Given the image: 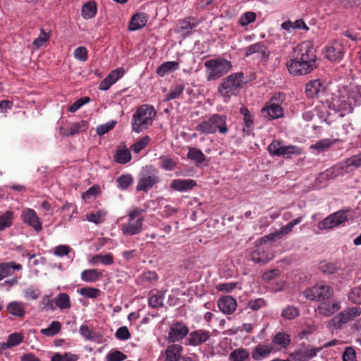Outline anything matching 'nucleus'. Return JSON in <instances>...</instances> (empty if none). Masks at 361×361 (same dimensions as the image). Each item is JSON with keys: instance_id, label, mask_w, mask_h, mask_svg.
Masks as SVG:
<instances>
[{"instance_id": "f257e3e1", "label": "nucleus", "mask_w": 361, "mask_h": 361, "mask_svg": "<svg viewBox=\"0 0 361 361\" xmlns=\"http://www.w3.org/2000/svg\"><path fill=\"white\" fill-rule=\"evenodd\" d=\"M318 66L317 51L310 41H304L293 49L286 68L293 75H303L311 73Z\"/></svg>"}, {"instance_id": "f03ea898", "label": "nucleus", "mask_w": 361, "mask_h": 361, "mask_svg": "<svg viewBox=\"0 0 361 361\" xmlns=\"http://www.w3.org/2000/svg\"><path fill=\"white\" fill-rule=\"evenodd\" d=\"M157 111L152 105L145 104L138 106L132 116V130L140 133L152 125Z\"/></svg>"}, {"instance_id": "7ed1b4c3", "label": "nucleus", "mask_w": 361, "mask_h": 361, "mask_svg": "<svg viewBox=\"0 0 361 361\" xmlns=\"http://www.w3.org/2000/svg\"><path fill=\"white\" fill-rule=\"evenodd\" d=\"M195 130L204 135L216 133L220 135H226L229 131L227 125V116L225 114H213L207 119L200 122L195 127Z\"/></svg>"}, {"instance_id": "20e7f679", "label": "nucleus", "mask_w": 361, "mask_h": 361, "mask_svg": "<svg viewBox=\"0 0 361 361\" xmlns=\"http://www.w3.org/2000/svg\"><path fill=\"white\" fill-rule=\"evenodd\" d=\"M243 73H234L224 78L219 85L217 92L226 103L231 100L232 96H235L243 83Z\"/></svg>"}, {"instance_id": "39448f33", "label": "nucleus", "mask_w": 361, "mask_h": 361, "mask_svg": "<svg viewBox=\"0 0 361 361\" xmlns=\"http://www.w3.org/2000/svg\"><path fill=\"white\" fill-rule=\"evenodd\" d=\"M204 65L207 81H213L221 78L233 67L231 61L222 57L209 59L205 61Z\"/></svg>"}, {"instance_id": "423d86ee", "label": "nucleus", "mask_w": 361, "mask_h": 361, "mask_svg": "<svg viewBox=\"0 0 361 361\" xmlns=\"http://www.w3.org/2000/svg\"><path fill=\"white\" fill-rule=\"evenodd\" d=\"M145 210L141 208H135L128 213V220L121 226L122 233L125 235L132 236L141 233L143 227Z\"/></svg>"}, {"instance_id": "0eeeda50", "label": "nucleus", "mask_w": 361, "mask_h": 361, "mask_svg": "<svg viewBox=\"0 0 361 361\" xmlns=\"http://www.w3.org/2000/svg\"><path fill=\"white\" fill-rule=\"evenodd\" d=\"M334 288L324 281L318 282L302 292V295L306 299L317 302L329 300L334 296Z\"/></svg>"}, {"instance_id": "6e6552de", "label": "nucleus", "mask_w": 361, "mask_h": 361, "mask_svg": "<svg viewBox=\"0 0 361 361\" xmlns=\"http://www.w3.org/2000/svg\"><path fill=\"white\" fill-rule=\"evenodd\" d=\"M267 150L272 156L292 159L294 156L300 155L302 150L296 145H285L283 141L274 140L268 146Z\"/></svg>"}, {"instance_id": "1a4fd4ad", "label": "nucleus", "mask_w": 361, "mask_h": 361, "mask_svg": "<svg viewBox=\"0 0 361 361\" xmlns=\"http://www.w3.org/2000/svg\"><path fill=\"white\" fill-rule=\"evenodd\" d=\"M159 171L152 166H146L145 171L141 175L137 183V191L147 192L160 180Z\"/></svg>"}, {"instance_id": "9d476101", "label": "nucleus", "mask_w": 361, "mask_h": 361, "mask_svg": "<svg viewBox=\"0 0 361 361\" xmlns=\"http://www.w3.org/2000/svg\"><path fill=\"white\" fill-rule=\"evenodd\" d=\"M361 314V309L357 307L347 308L335 315L330 321L329 325L335 329H340L343 324L353 319Z\"/></svg>"}, {"instance_id": "9b49d317", "label": "nucleus", "mask_w": 361, "mask_h": 361, "mask_svg": "<svg viewBox=\"0 0 361 361\" xmlns=\"http://www.w3.org/2000/svg\"><path fill=\"white\" fill-rule=\"evenodd\" d=\"M189 334L188 326L182 321H173L168 330L167 341L176 344L183 340Z\"/></svg>"}, {"instance_id": "f8f14e48", "label": "nucleus", "mask_w": 361, "mask_h": 361, "mask_svg": "<svg viewBox=\"0 0 361 361\" xmlns=\"http://www.w3.org/2000/svg\"><path fill=\"white\" fill-rule=\"evenodd\" d=\"M348 220L346 212L343 210L334 212L318 224L319 230L331 229Z\"/></svg>"}, {"instance_id": "ddd939ff", "label": "nucleus", "mask_w": 361, "mask_h": 361, "mask_svg": "<svg viewBox=\"0 0 361 361\" xmlns=\"http://www.w3.org/2000/svg\"><path fill=\"white\" fill-rule=\"evenodd\" d=\"M20 217L25 224L32 227L35 231L40 232L42 230V221L33 209H23Z\"/></svg>"}, {"instance_id": "4468645a", "label": "nucleus", "mask_w": 361, "mask_h": 361, "mask_svg": "<svg viewBox=\"0 0 361 361\" xmlns=\"http://www.w3.org/2000/svg\"><path fill=\"white\" fill-rule=\"evenodd\" d=\"M344 56V47L338 41H333L325 47V57L332 62H340Z\"/></svg>"}, {"instance_id": "2eb2a0df", "label": "nucleus", "mask_w": 361, "mask_h": 361, "mask_svg": "<svg viewBox=\"0 0 361 361\" xmlns=\"http://www.w3.org/2000/svg\"><path fill=\"white\" fill-rule=\"evenodd\" d=\"M211 337V333L204 329H197L188 334L186 345L197 346L207 342Z\"/></svg>"}, {"instance_id": "dca6fc26", "label": "nucleus", "mask_w": 361, "mask_h": 361, "mask_svg": "<svg viewBox=\"0 0 361 361\" xmlns=\"http://www.w3.org/2000/svg\"><path fill=\"white\" fill-rule=\"evenodd\" d=\"M326 90L325 86L319 79L310 80L305 85V94L309 98L319 99Z\"/></svg>"}, {"instance_id": "f3484780", "label": "nucleus", "mask_w": 361, "mask_h": 361, "mask_svg": "<svg viewBox=\"0 0 361 361\" xmlns=\"http://www.w3.org/2000/svg\"><path fill=\"white\" fill-rule=\"evenodd\" d=\"M320 350V348H313L308 345L305 349L300 348L296 350L295 352L292 353L290 356L295 361H308L315 357Z\"/></svg>"}, {"instance_id": "a211bd4d", "label": "nucleus", "mask_w": 361, "mask_h": 361, "mask_svg": "<svg viewBox=\"0 0 361 361\" xmlns=\"http://www.w3.org/2000/svg\"><path fill=\"white\" fill-rule=\"evenodd\" d=\"M254 54H259L262 60L265 61H267L269 57V51L264 42H259L245 48V57H248Z\"/></svg>"}, {"instance_id": "6ab92c4d", "label": "nucleus", "mask_w": 361, "mask_h": 361, "mask_svg": "<svg viewBox=\"0 0 361 361\" xmlns=\"http://www.w3.org/2000/svg\"><path fill=\"white\" fill-rule=\"evenodd\" d=\"M262 116L267 121L279 118L283 116V109L281 106L266 103L261 110Z\"/></svg>"}, {"instance_id": "aec40b11", "label": "nucleus", "mask_w": 361, "mask_h": 361, "mask_svg": "<svg viewBox=\"0 0 361 361\" xmlns=\"http://www.w3.org/2000/svg\"><path fill=\"white\" fill-rule=\"evenodd\" d=\"M219 310L225 314H231L237 307V302L234 298L226 295L221 297L217 302Z\"/></svg>"}, {"instance_id": "412c9836", "label": "nucleus", "mask_w": 361, "mask_h": 361, "mask_svg": "<svg viewBox=\"0 0 361 361\" xmlns=\"http://www.w3.org/2000/svg\"><path fill=\"white\" fill-rule=\"evenodd\" d=\"M274 347L271 344H257L252 352V358L256 361H261L267 358L273 352Z\"/></svg>"}, {"instance_id": "4be33fe9", "label": "nucleus", "mask_w": 361, "mask_h": 361, "mask_svg": "<svg viewBox=\"0 0 361 361\" xmlns=\"http://www.w3.org/2000/svg\"><path fill=\"white\" fill-rule=\"evenodd\" d=\"M197 185L192 179H174L170 184L171 190L178 192H186L192 190Z\"/></svg>"}, {"instance_id": "5701e85b", "label": "nucleus", "mask_w": 361, "mask_h": 361, "mask_svg": "<svg viewBox=\"0 0 361 361\" xmlns=\"http://www.w3.org/2000/svg\"><path fill=\"white\" fill-rule=\"evenodd\" d=\"M341 309L339 301L326 302L323 301L318 306V312L325 317H330Z\"/></svg>"}, {"instance_id": "b1692460", "label": "nucleus", "mask_w": 361, "mask_h": 361, "mask_svg": "<svg viewBox=\"0 0 361 361\" xmlns=\"http://www.w3.org/2000/svg\"><path fill=\"white\" fill-rule=\"evenodd\" d=\"M183 348L180 344H171L164 350V361H180Z\"/></svg>"}, {"instance_id": "393cba45", "label": "nucleus", "mask_w": 361, "mask_h": 361, "mask_svg": "<svg viewBox=\"0 0 361 361\" xmlns=\"http://www.w3.org/2000/svg\"><path fill=\"white\" fill-rule=\"evenodd\" d=\"M274 257V255L271 252H267L262 247H257L253 250L250 254V258L255 263H262L266 264L271 261Z\"/></svg>"}, {"instance_id": "a878e982", "label": "nucleus", "mask_w": 361, "mask_h": 361, "mask_svg": "<svg viewBox=\"0 0 361 361\" xmlns=\"http://www.w3.org/2000/svg\"><path fill=\"white\" fill-rule=\"evenodd\" d=\"M148 20V16L145 13H137L131 18L128 25L130 31H135L144 27Z\"/></svg>"}, {"instance_id": "bb28decb", "label": "nucleus", "mask_w": 361, "mask_h": 361, "mask_svg": "<svg viewBox=\"0 0 361 361\" xmlns=\"http://www.w3.org/2000/svg\"><path fill=\"white\" fill-rule=\"evenodd\" d=\"M164 291L159 290H151L148 297V305L154 309H159L164 306Z\"/></svg>"}, {"instance_id": "cd10ccee", "label": "nucleus", "mask_w": 361, "mask_h": 361, "mask_svg": "<svg viewBox=\"0 0 361 361\" xmlns=\"http://www.w3.org/2000/svg\"><path fill=\"white\" fill-rule=\"evenodd\" d=\"M87 122L82 120L79 122L73 123L68 130L61 128L60 134L66 137L72 136L81 132L85 131L87 128Z\"/></svg>"}, {"instance_id": "c85d7f7f", "label": "nucleus", "mask_w": 361, "mask_h": 361, "mask_svg": "<svg viewBox=\"0 0 361 361\" xmlns=\"http://www.w3.org/2000/svg\"><path fill=\"white\" fill-rule=\"evenodd\" d=\"M240 113L243 116L244 128L243 132L246 135H251L254 129L253 116L249 109L245 106L240 109Z\"/></svg>"}, {"instance_id": "c756f323", "label": "nucleus", "mask_w": 361, "mask_h": 361, "mask_svg": "<svg viewBox=\"0 0 361 361\" xmlns=\"http://www.w3.org/2000/svg\"><path fill=\"white\" fill-rule=\"evenodd\" d=\"M198 25L197 20L193 17H187L178 20V29L180 32L185 35H190L192 29Z\"/></svg>"}, {"instance_id": "7c9ffc66", "label": "nucleus", "mask_w": 361, "mask_h": 361, "mask_svg": "<svg viewBox=\"0 0 361 361\" xmlns=\"http://www.w3.org/2000/svg\"><path fill=\"white\" fill-rule=\"evenodd\" d=\"M23 268L20 264H17L15 262H9L0 264V281L14 273V270H21Z\"/></svg>"}, {"instance_id": "2f4dec72", "label": "nucleus", "mask_w": 361, "mask_h": 361, "mask_svg": "<svg viewBox=\"0 0 361 361\" xmlns=\"http://www.w3.org/2000/svg\"><path fill=\"white\" fill-rule=\"evenodd\" d=\"M6 309L9 314L19 318H23L25 315V305L22 302H11L8 304Z\"/></svg>"}, {"instance_id": "473e14b6", "label": "nucleus", "mask_w": 361, "mask_h": 361, "mask_svg": "<svg viewBox=\"0 0 361 361\" xmlns=\"http://www.w3.org/2000/svg\"><path fill=\"white\" fill-rule=\"evenodd\" d=\"M24 339V336L21 333H13L10 334L7 338L6 342H2L1 347L4 349H8L20 344Z\"/></svg>"}, {"instance_id": "72a5a7b5", "label": "nucleus", "mask_w": 361, "mask_h": 361, "mask_svg": "<svg viewBox=\"0 0 361 361\" xmlns=\"http://www.w3.org/2000/svg\"><path fill=\"white\" fill-rule=\"evenodd\" d=\"M107 216V212L105 209H99L85 214V219L90 222L95 224H99L104 222Z\"/></svg>"}, {"instance_id": "f704fd0d", "label": "nucleus", "mask_w": 361, "mask_h": 361, "mask_svg": "<svg viewBox=\"0 0 361 361\" xmlns=\"http://www.w3.org/2000/svg\"><path fill=\"white\" fill-rule=\"evenodd\" d=\"M14 213L11 210L0 212V231L11 227L13 224Z\"/></svg>"}, {"instance_id": "c9c22d12", "label": "nucleus", "mask_w": 361, "mask_h": 361, "mask_svg": "<svg viewBox=\"0 0 361 361\" xmlns=\"http://www.w3.org/2000/svg\"><path fill=\"white\" fill-rule=\"evenodd\" d=\"M103 276V271L97 269H85L81 273V279L83 281L93 283Z\"/></svg>"}, {"instance_id": "e433bc0d", "label": "nucleus", "mask_w": 361, "mask_h": 361, "mask_svg": "<svg viewBox=\"0 0 361 361\" xmlns=\"http://www.w3.org/2000/svg\"><path fill=\"white\" fill-rule=\"evenodd\" d=\"M230 361H250L248 350L239 348L233 350L229 355Z\"/></svg>"}, {"instance_id": "4c0bfd02", "label": "nucleus", "mask_w": 361, "mask_h": 361, "mask_svg": "<svg viewBox=\"0 0 361 361\" xmlns=\"http://www.w3.org/2000/svg\"><path fill=\"white\" fill-rule=\"evenodd\" d=\"M290 336L285 332H277L272 338V343L282 349H286L290 343Z\"/></svg>"}, {"instance_id": "58836bf2", "label": "nucleus", "mask_w": 361, "mask_h": 361, "mask_svg": "<svg viewBox=\"0 0 361 361\" xmlns=\"http://www.w3.org/2000/svg\"><path fill=\"white\" fill-rule=\"evenodd\" d=\"M97 11V4L94 1L85 3L82 8L81 15L84 19L88 20L94 18Z\"/></svg>"}, {"instance_id": "ea45409f", "label": "nucleus", "mask_w": 361, "mask_h": 361, "mask_svg": "<svg viewBox=\"0 0 361 361\" xmlns=\"http://www.w3.org/2000/svg\"><path fill=\"white\" fill-rule=\"evenodd\" d=\"M361 166V153L357 155L352 156L347 159L343 164L340 166L342 170L345 172L351 171L350 167L358 168Z\"/></svg>"}, {"instance_id": "a19ab883", "label": "nucleus", "mask_w": 361, "mask_h": 361, "mask_svg": "<svg viewBox=\"0 0 361 361\" xmlns=\"http://www.w3.org/2000/svg\"><path fill=\"white\" fill-rule=\"evenodd\" d=\"M179 63L176 61H166L161 64L156 71L157 75L164 77L166 73L178 68Z\"/></svg>"}, {"instance_id": "79ce46f5", "label": "nucleus", "mask_w": 361, "mask_h": 361, "mask_svg": "<svg viewBox=\"0 0 361 361\" xmlns=\"http://www.w3.org/2000/svg\"><path fill=\"white\" fill-rule=\"evenodd\" d=\"M54 302L55 305L61 310L70 309L71 307L70 297L65 293L58 294L54 299Z\"/></svg>"}, {"instance_id": "37998d69", "label": "nucleus", "mask_w": 361, "mask_h": 361, "mask_svg": "<svg viewBox=\"0 0 361 361\" xmlns=\"http://www.w3.org/2000/svg\"><path fill=\"white\" fill-rule=\"evenodd\" d=\"M132 159L130 149L127 148L117 150L114 156V160L118 164H125L128 163Z\"/></svg>"}, {"instance_id": "c03bdc74", "label": "nucleus", "mask_w": 361, "mask_h": 361, "mask_svg": "<svg viewBox=\"0 0 361 361\" xmlns=\"http://www.w3.org/2000/svg\"><path fill=\"white\" fill-rule=\"evenodd\" d=\"M151 141V138L149 135H145L137 140L134 144L130 147V150L135 154H138L142 149L148 146Z\"/></svg>"}, {"instance_id": "a18cd8bd", "label": "nucleus", "mask_w": 361, "mask_h": 361, "mask_svg": "<svg viewBox=\"0 0 361 361\" xmlns=\"http://www.w3.org/2000/svg\"><path fill=\"white\" fill-rule=\"evenodd\" d=\"M185 88V85L184 83L177 84L175 86H172L170 88L169 93L166 95L164 101L168 102L178 98L183 94Z\"/></svg>"}, {"instance_id": "49530a36", "label": "nucleus", "mask_w": 361, "mask_h": 361, "mask_svg": "<svg viewBox=\"0 0 361 361\" xmlns=\"http://www.w3.org/2000/svg\"><path fill=\"white\" fill-rule=\"evenodd\" d=\"M188 158L193 160L196 164H202L206 160V156L199 149L190 147L188 153Z\"/></svg>"}, {"instance_id": "de8ad7c7", "label": "nucleus", "mask_w": 361, "mask_h": 361, "mask_svg": "<svg viewBox=\"0 0 361 361\" xmlns=\"http://www.w3.org/2000/svg\"><path fill=\"white\" fill-rule=\"evenodd\" d=\"M61 324L58 321H53L47 328L42 329L40 333L47 336H54L61 330Z\"/></svg>"}, {"instance_id": "09e8293b", "label": "nucleus", "mask_w": 361, "mask_h": 361, "mask_svg": "<svg viewBox=\"0 0 361 361\" xmlns=\"http://www.w3.org/2000/svg\"><path fill=\"white\" fill-rule=\"evenodd\" d=\"M91 262L94 264L101 263L104 265H111L114 264V257L111 253L104 255H96L92 257Z\"/></svg>"}, {"instance_id": "8fccbe9b", "label": "nucleus", "mask_w": 361, "mask_h": 361, "mask_svg": "<svg viewBox=\"0 0 361 361\" xmlns=\"http://www.w3.org/2000/svg\"><path fill=\"white\" fill-rule=\"evenodd\" d=\"M348 101V96L345 97L344 95L340 96V106L338 113H340L341 116H344L345 115L353 112L352 106Z\"/></svg>"}, {"instance_id": "3c124183", "label": "nucleus", "mask_w": 361, "mask_h": 361, "mask_svg": "<svg viewBox=\"0 0 361 361\" xmlns=\"http://www.w3.org/2000/svg\"><path fill=\"white\" fill-rule=\"evenodd\" d=\"M348 102L350 103L353 111L355 107L361 105V92L358 90H353L348 94Z\"/></svg>"}, {"instance_id": "603ef678", "label": "nucleus", "mask_w": 361, "mask_h": 361, "mask_svg": "<svg viewBox=\"0 0 361 361\" xmlns=\"http://www.w3.org/2000/svg\"><path fill=\"white\" fill-rule=\"evenodd\" d=\"M118 188L121 190H127L133 183V176L130 174H123L116 179Z\"/></svg>"}, {"instance_id": "864d4df0", "label": "nucleus", "mask_w": 361, "mask_h": 361, "mask_svg": "<svg viewBox=\"0 0 361 361\" xmlns=\"http://www.w3.org/2000/svg\"><path fill=\"white\" fill-rule=\"evenodd\" d=\"M160 166L167 171H172L177 165V162L170 156H161L159 158Z\"/></svg>"}, {"instance_id": "5fc2aeb1", "label": "nucleus", "mask_w": 361, "mask_h": 361, "mask_svg": "<svg viewBox=\"0 0 361 361\" xmlns=\"http://www.w3.org/2000/svg\"><path fill=\"white\" fill-rule=\"evenodd\" d=\"M79 293L85 298L94 299L101 295V290L97 288L85 287L81 288Z\"/></svg>"}, {"instance_id": "6e6d98bb", "label": "nucleus", "mask_w": 361, "mask_h": 361, "mask_svg": "<svg viewBox=\"0 0 361 361\" xmlns=\"http://www.w3.org/2000/svg\"><path fill=\"white\" fill-rule=\"evenodd\" d=\"M336 94L330 92L329 91L326 90L324 93L319 99V101L322 104L326 105L329 109H331V107L335 106V105H334V97H336Z\"/></svg>"}, {"instance_id": "4d7b16f0", "label": "nucleus", "mask_w": 361, "mask_h": 361, "mask_svg": "<svg viewBox=\"0 0 361 361\" xmlns=\"http://www.w3.org/2000/svg\"><path fill=\"white\" fill-rule=\"evenodd\" d=\"M300 314V310L298 307L292 305L287 306L281 312V316L286 319H293Z\"/></svg>"}, {"instance_id": "13d9d810", "label": "nucleus", "mask_w": 361, "mask_h": 361, "mask_svg": "<svg viewBox=\"0 0 361 361\" xmlns=\"http://www.w3.org/2000/svg\"><path fill=\"white\" fill-rule=\"evenodd\" d=\"M319 269L324 274H332L338 270V266L334 262L323 261L320 262Z\"/></svg>"}, {"instance_id": "bf43d9fd", "label": "nucleus", "mask_w": 361, "mask_h": 361, "mask_svg": "<svg viewBox=\"0 0 361 361\" xmlns=\"http://www.w3.org/2000/svg\"><path fill=\"white\" fill-rule=\"evenodd\" d=\"M257 18L256 13L253 11H247L244 13L239 18L238 23L245 27L255 21Z\"/></svg>"}, {"instance_id": "052dcab7", "label": "nucleus", "mask_w": 361, "mask_h": 361, "mask_svg": "<svg viewBox=\"0 0 361 361\" xmlns=\"http://www.w3.org/2000/svg\"><path fill=\"white\" fill-rule=\"evenodd\" d=\"M332 145V142L329 139H324L317 142L315 144L310 146L311 149H316L318 152H322L330 148Z\"/></svg>"}, {"instance_id": "680f3d73", "label": "nucleus", "mask_w": 361, "mask_h": 361, "mask_svg": "<svg viewBox=\"0 0 361 361\" xmlns=\"http://www.w3.org/2000/svg\"><path fill=\"white\" fill-rule=\"evenodd\" d=\"M348 300L355 304H361V287L352 288L348 294Z\"/></svg>"}, {"instance_id": "e2e57ef3", "label": "nucleus", "mask_w": 361, "mask_h": 361, "mask_svg": "<svg viewBox=\"0 0 361 361\" xmlns=\"http://www.w3.org/2000/svg\"><path fill=\"white\" fill-rule=\"evenodd\" d=\"M78 357V355L70 353H66L63 355L55 353L51 357V361H76Z\"/></svg>"}, {"instance_id": "0e129e2a", "label": "nucleus", "mask_w": 361, "mask_h": 361, "mask_svg": "<svg viewBox=\"0 0 361 361\" xmlns=\"http://www.w3.org/2000/svg\"><path fill=\"white\" fill-rule=\"evenodd\" d=\"M75 59L80 61L85 62L88 59V51L85 47L80 46L77 47L73 52Z\"/></svg>"}, {"instance_id": "69168bd1", "label": "nucleus", "mask_w": 361, "mask_h": 361, "mask_svg": "<svg viewBox=\"0 0 361 361\" xmlns=\"http://www.w3.org/2000/svg\"><path fill=\"white\" fill-rule=\"evenodd\" d=\"M343 361H357L356 352L351 346L345 348L342 355Z\"/></svg>"}, {"instance_id": "338daca9", "label": "nucleus", "mask_w": 361, "mask_h": 361, "mask_svg": "<svg viewBox=\"0 0 361 361\" xmlns=\"http://www.w3.org/2000/svg\"><path fill=\"white\" fill-rule=\"evenodd\" d=\"M49 39V33L46 32L43 29H41L39 36L33 41V45L39 48L44 45Z\"/></svg>"}, {"instance_id": "774afa93", "label": "nucleus", "mask_w": 361, "mask_h": 361, "mask_svg": "<svg viewBox=\"0 0 361 361\" xmlns=\"http://www.w3.org/2000/svg\"><path fill=\"white\" fill-rule=\"evenodd\" d=\"M127 356L119 350L112 351L106 355L107 361H123L126 360Z\"/></svg>"}]
</instances>
